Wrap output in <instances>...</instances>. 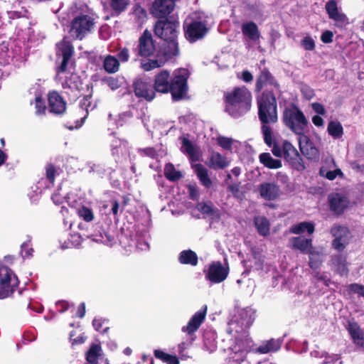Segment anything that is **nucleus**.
I'll return each instance as SVG.
<instances>
[{
	"mask_svg": "<svg viewBox=\"0 0 364 364\" xmlns=\"http://www.w3.org/2000/svg\"><path fill=\"white\" fill-rule=\"evenodd\" d=\"M112 90H115L122 86L124 82L123 77H107L102 79Z\"/></svg>",
	"mask_w": 364,
	"mask_h": 364,
	"instance_id": "nucleus-42",
	"label": "nucleus"
},
{
	"mask_svg": "<svg viewBox=\"0 0 364 364\" xmlns=\"http://www.w3.org/2000/svg\"><path fill=\"white\" fill-rule=\"evenodd\" d=\"M348 288L350 292L358 294L359 296L364 297V285L355 283L350 284Z\"/></svg>",
	"mask_w": 364,
	"mask_h": 364,
	"instance_id": "nucleus-57",
	"label": "nucleus"
},
{
	"mask_svg": "<svg viewBox=\"0 0 364 364\" xmlns=\"http://www.w3.org/2000/svg\"><path fill=\"white\" fill-rule=\"evenodd\" d=\"M80 6L70 22L69 33L75 39L82 40L91 29V16L87 6Z\"/></svg>",
	"mask_w": 364,
	"mask_h": 364,
	"instance_id": "nucleus-4",
	"label": "nucleus"
},
{
	"mask_svg": "<svg viewBox=\"0 0 364 364\" xmlns=\"http://www.w3.org/2000/svg\"><path fill=\"white\" fill-rule=\"evenodd\" d=\"M228 272V267H223L220 262H214L205 272V278L212 283H220L227 278Z\"/></svg>",
	"mask_w": 364,
	"mask_h": 364,
	"instance_id": "nucleus-15",
	"label": "nucleus"
},
{
	"mask_svg": "<svg viewBox=\"0 0 364 364\" xmlns=\"http://www.w3.org/2000/svg\"><path fill=\"white\" fill-rule=\"evenodd\" d=\"M75 53V48L71 41L68 36H65L60 41L55 45L56 62L60 58H72Z\"/></svg>",
	"mask_w": 364,
	"mask_h": 364,
	"instance_id": "nucleus-22",
	"label": "nucleus"
},
{
	"mask_svg": "<svg viewBox=\"0 0 364 364\" xmlns=\"http://www.w3.org/2000/svg\"><path fill=\"white\" fill-rule=\"evenodd\" d=\"M195 172L198 177L201 183L206 188H210L212 185V181L208 176V169L202 164H196L194 166Z\"/></svg>",
	"mask_w": 364,
	"mask_h": 364,
	"instance_id": "nucleus-33",
	"label": "nucleus"
},
{
	"mask_svg": "<svg viewBox=\"0 0 364 364\" xmlns=\"http://www.w3.org/2000/svg\"><path fill=\"white\" fill-rule=\"evenodd\" d=\"M181 150L183 153L188 154L192 161H198L199 159L197 149L188 139H183Z\"/></svg>",
	"mask_w": 364,
	"mask_h": 364,
	"instance_id": "nucleus-35",
	"label": "nucleus"
},
{
	"mask_svg": "<svg viewBox=\"0 0 364 364\" xmlns=\"http://www.w3.org/2000/svg\"><path fill=\"white\" fill-rule=\"evenodd\" d=\"M71 58H60L58 60V63H55V72L58 75L64 73L68 70V67Z\"/></svg>",
	"mask_w": 364,
	"mask_h": 364,
	"instance_id": "nucleus-46",
	"label": "nucleus"
},
{
	"mask_svg": "<svg viewBox=\"0 0 364 364\" xmlns=\"http://www.w3.org/2000/svg\"><path fill=\"white\" fill-rule=\"evenodd\" d=\"M257 105L264 141L268 146L273 148V146L278 144L269 124L278 121L277 98L272 92H265L257 97Z\"/></svg>",
	"mask_w": 364,
	"mask_h": 364,
	"instance_id": "nucleus-1",
	"label": "nucleus"
},
{
	"mask_svg": "<svg viewBox=\"0 0 364 364\" xmlns=\"http://www.w3.org/2000/svg\"><path fill=\"white\" fill-rule=\"evenodd\" d=\"M188 70L179 69L176 70L173 77L170 73L164 70L155 75L154 89L160 93L171 92L173 100H181L187 91Z\"/></svg>",
	"mask_w": 364,
	"mask_h": 364,
	"instance_id": "nucleus-2",
	"label": "nucleus"
},
{
	"mask_svg": "<svg viewBox=\"0 0 364 364\" xmlns=\"http://www.w3.org/2000/svg\"><path fill=\"white\" fill-rule=\"evenodd\" d=\"M76 335V332L73 331L70 333V341L72 343V345H80L85 343V341L87 339V336H85L84 333L79 335L77 338H74Z\"/></svg>",
	"mask_w": 364,
	"mask_h": 364,
	"instance_id": "nucleus-55",
	"label": "nucleus"
},
{
	"mask_svg": "<svg viewBox=\"0 0 364 364\" xmlns=\"http://www.w3.org/2000/svg\"><path fill=\"white\" fill-rule=\"evenodd\" d=\"M348 331L352 338L363 333L357 323L351 321L348 322Z\"/></svg>",
	"mask_w": 364,
	"mask_h": 364,
	"instance_id": "nucleus-54",
	"label": "nucleus"
},
{
	"mask_svg": "<svg viewBox=\"0 0 364 364\" xmlns=\"http://www.w3.org/2000/svg\"><path fill=\"white\" fill-rule=\"evenodd\" d=\"M175 7L173 0H155L151 9V13L156 18H164L170 14Z\"/></svg>",
	"mask_w": 364,
	"mask_h": 364,
	"instance_id": "nucleus-18",
	"label": "nucleus"
},
{
	"mask_svg": "<svg viewBox=\"0 0 364 364\" xmlns=\"http://www.w3.org/2000/svg\"><path fill=\"white\" fill-rule=\"evenodd\" d=\"M254 223L260 235L267 236L269 233L270 224L264 216H256L254 218Z\"/></svg>",
	"mask_w": 364,
	"mask_h": 364,
	"instance_id": "nucleus-31",
	"label": "nucleus"
},
{
	"mask_svg": "<svg viewBox=\"0 0 364 364\" xmlns=\"http://www.w3.org/2000/svg\"><path fill=\"white\" fill-rule=\"evenodd\" d=\"M206 311L207 306H205L203 307V310L196 312L190 319L187 326L182 328V331L183 332H186L189 335L196 332L204 321L206 315Z\"/></svg>",
	"mask_w": 364,
	"mask_h": 364,
	"instance_id": "nucleus-24",
	"label": "nucleus"
},
{
	"mask_svg": "<svg viewBox=\"0 0 364 364\" xmlns=\"http://www.w3.org/2000/svg\"><path fill=\"white\" fill-rule=\"evenodd\" d=\"M229 164L230 162L226 157L218 152L213 151L210 156L208 166L213 169H224L228 167Z\"/></svg>",
	"mask_w": 364,
	"mask_h": 364,
	"instance_id": "nucleus-27",
	"label": "nucleus"
},
{
	"mask_svg": "<svg viewBox=\"0 0 364 364\" xmlns=\"http://www.w3.org/2000/svg\"><path fill=\"white\" fill-rule=\"evenodd\" d=\"M57 170L54 164L50 163L46 165V176L48 181L54 184Z\"/></svg>",
	"mask_w": 364,
	"mask_h": 364,
	"instance_id": "nucleus-48",
	"label": "nucleus"
},
{
	"mask_svg": "<svg viewBox=\"0 0 364 364\" xmlns=\"http://www.w3.org/2000/svg\"><path fill=\"white\" fill-rule=\"evenodd\" d=\"M305 231L309 234H312L314 231V225L309 222H302L290 228V232L296 235L301 234Z\"/></svg>",
	"mask_w": 364,
	"mask_h": 364,
	"instance_id": "nucleus-36",
	"label": "nucleus"
},
{
	"mask_svg": "<svg viewBox=\"0 0 364 364\" xmlns=\"http://www.w3.org/2000/svg\"><path fill=\"white\" fill-rule=\"evenodd\" d=\"M299 144L301 152L307 159L311 160H318L319 159V151L304 133L299 135Z\"/></svg>",
	"mask_w": 364,
	"mask_h": 364,
	"instance_id": "nucleus-17",
	"label": "nucleus"
},
{
	"mask_svg": "<svg viewBox=\"0 0 364 364\" xmlns=\"http://www.w3.org/2000/svg\"><path fill=\"white\" fill-rule=\"evenodd\" d=\"M51 198L53 203L58 205L63 204L65 200V197L62 196L58 191L54 193L52 195Z\"/></svg>",
	"mask_w": 364,
	"mask_h": 364,
	"instance_id": "nucleus-62",
	"label": "nucleus"
},
{
	"mask_svg": "<svg viewBox=\"0 0 364 364\" xmlns=\"http://www.w3.org/2000/svg\"><path fill=\"white\" fill-rule=\"evenodd\" d=\"M198 209L204 214H208L212 216L218 215V210L215 208L210 203H200L198 205Z\"/></svg>",
	"mask_w": 364,
	"mask_h": 364,
	"instance_id": "nucleus-44",
	"label": "nucleus"
},
{
	"mask_svg": "<svg viewBox=\"0 0 364 364\" xmlns=\"http://www.w3.org/2000/svg\"><path fill=\"white\" fill-rule=\"evenodd\" d=\"M114 240L113 236L111 235L107 234V232H105L104 235L100 233V235H95L94 237H92V240L95 241L97 242H102L107 245H109Z\"/></svg>",
	"mask_w": 364,
	"mask_h": 364,
	"instance_id": "nucleus-52",
	"label": "nucleus"
},
{
	"mask_svg": "<svg viewBox=\"0 0 364 364\" xmlns=\"http://www.w3.org/2000/svg\"><path fill=\"white\" fill-rule=\"evenodd\" d=\"M117 59L119 62L125 63L129 60V50L127 48H123L119 49V52L117 54Z\"/></svg>",
	"mask_w": 364,
	"mask_h": 364,
	"instance_id": "nucleus-58",
	"label": "nucleus"
},
{
	"mask_svg": "<svg viewBox=\"0 0 364 364\" xmlns=\"http://www.w3.org/2000/svg\"><path fill=\"white\" fill-rule=\"evenodd\" d=\"M333 34L330 31H326L321 35V39L325 43H331L333 41Z\"/></svg>",
	"mask_w": 364,
	"mask_h": 364,
	"instance_id": "nucleus-63",
	"label": "nucleus"
},
{
	"mask_svg": "<svg viewBox=\"0 0 364 364\" xmlns=\"http://www.w3.org/2000/svg\"><path fill=\"white\" fill-rule=\"evenodd\" d=\"M19 280L15 273L9 267H0V299L11 296L18 287Z\"/></svg>",
	"mask_w": 364,
	"mask_h": 364,
	"instance_id": "nucleus-7",
	"label": "nucleus"
},
{
	"mask_svg": "<svg viewBox=\"0 0 364 364\" xmlns=\"http://www.w3.org/2000/svg\"><path fill=\"white\" fill-rule=\"evenodd\" d=\"M103 68L108 73H115L119 69V60L112 55H107L103 61Z\"/></svg>",
	"mask_w": 364,
	"mask_h": 364,
	"instance_id": "nucleus-34",
	"label": "nucleus"
},
{
	"mask_svg": "<svg viewBox=\"0 0 364 364\" xmlns=\"http://www.w3.org/2000/svg\"><path fill=\"white\" fill-rule=\"evenodd\" d=\"M264 87H266V90L263 91L261 95L265 92H271L274 94L275 98L277 97V95H281L282 92L280 90L279 84L267 69L262 70L257 77L255 90L257 92H260Z\"/></svg>",
	"mask_w": 364,
	"mask_h": 364,
	"instance_id": "nucleus-8",
	"label": "nucleus"
},
{
	"mask_svg": "<svg viewBox=\"0 0 364 364\" xmlns=\"http://www.w3.org/2000/svg\"><path fill=\"white\" fill-rule=\"evenodd\" d=\"M331 233L334 237L333 247L338 251L343 250L350 238L349 230L345 226L336 224L331 228Z\"/></svg>",
	"mask_w": 364,
	"mask_h": 364,
	"instance_id": "nucleus-12",
	"label": "nucleus"
},
{
	"mask_svg": "<svg viewBox=\"0 0 364 364\" xmlns=\"http://www.w3.org/2000/svg\"><path fill=\"white\" fill-rule=\"evenodd\" d=\"M327 131L334 139H340L343 134V128L338 121H331L328 123Z\"/></svg>",
	"mask_w": 364,
	"mask_h": 364,
	"instance_id": "nucleus-37",
	"label": "nucleus"
},
{
	"mask_svg": "<svg viewBox=\"0 0 364 364\" xmlns=\"http://www.w3.org/2000/svg\"><path fill=\"white\" fill-rule=\"evenodd\" d=\"M259 159L260 163L268 168L277 169L281 168L282 166L281 160L273 159L271 154L267 152L261 154L259 156Z\"/></svg>",
	"mask_w": 364,
	"mask_h": 364,
	"instance_id": "nucleus-29",
	"label": "nucleus"
},
{
	"mask_svg": "<svg viewBox=\"0 0 364 364\" xmlns=\"http://www.w3.org/2000/svg\"><path fill=\"white\" fill-rule=\"evenodd\" d=\"M33 249L30 247V240L23 242L21 246V254L23 258H30L33 256Z\"/></svg>",
	"mask_w": 364,
	"mask_h": 364,
	"instance_id": "nucleus-53",
	"label": "nucleus"
},
{
	"mask_svg": "<svg viewBox=\"0 0 364 364\" xmlns=\"http://www.w3.org/2000/svg\"><path fill=\"white\" fill-rule=\"evenodd\" d=\"M156 48L154 44L151 33L145 30L139 38L137 46L138 55L141 57H149L153 55Z\"/></svg>",
	"mask_w": 364,
	"mask_h": 364,
	"instance_id": "nucleus-14",
	"label": "nucleus"
},
{
	"mask_svg": "<svg viewBox=\"0 0 364 364\" xmlns=\"http://www.w3.org/2000/svg\"><path fill=\"white\" fill-rule=\"evenodd\" d=\"M183 28L186 38L190 42H195L203 38L208 32V28L204 22L199 21H185Z\"/></svg>",
	"mask_w": 364,
	"mask_h": 364,
	"instance_id": "nucleus-11",
	"label": "nucleus"
},
{
	"mask_svg": "<svg viewBox=\"0 0 364 364\" xmlns=\"http://www.w3.org/2000/svg\"><path fill=\"white\" fill-rule=\"evenodd\" d=\"M58 311L60 314L65 312L70 308V304L66 301H59L56 303Z\"/></svg>",
	"mask_w": 364,
	"mask_h": 364,
	"instance_id": "nucleus-61",
	"label": "nucleus"
},
{
	"mask_svg": "<svg viewBox=\"0 0 364 364\" xmlns=\"http://www.w3.org/2000/svg\"><path fill=\"white\" fill-rule=\"evenodd\" d=\"M178 261L183 264L196 266L198 264V256L191 250H183L178 256Z\"/></svg>",
	"mask_w": 364,
	"mask_h": 364,
	"instance_id": "nucleus-32",
	"label": "nucleus"
},
{
	"mask_svg": "<svg viewBox=\"0 0 364 364\" xmlns=\"http://www.w3.org/2000/svg\"><path fill=\"white\" fill-rule=\"evenodd\" d=\"M79 232L77 233L78 237L81 239L82 241L90 239L91 237V233L87 227L86 223H80L78 225Z\"/></svg>",
	"mask_w": 364,
	"mask_h": 364,
	"instance_id": "nucleus-51",
	"label": "nucleus"
},
{
	"mask_svg": "<svg viewBox=\"0 0 364 364\" xmlns=\"http://www.w3.org/2000/svg\"><path fill=\"white\" fill-rule=\"evenodd\" d=\"M290 247L293 250H298L304 254L312 252V240L302 236L293 237L289 240Z\"/></svg>",
	"mask_w": 364,
	"mask_h": 364,
	"instance_id": "nucleus-25",
	"label": "nucleus"
},
{
	"mask_svg": "<svg viewBox=\"0 0 364 364\" xmlns=\"http://www.w3.org/2000/svg\"><path fill=\"white\" fill-rule=\"evenodd\" d=\"M329 203L331 210L339 215L348 207L349 201L346 196L336 193L329 197Z\"/></svg>",
	"mask_w": 364,
	"mask_h": 364,
	"instance_id": "nucleus-26",
	"label": "nucleus"
},
{
	"mask_svg": "<svg viewBox=\"0 0 364 364\" xmlns=\"http://www.w3.org/2000/svg\"><path fill=\"white\" fill-rule=\"evenodd\" d=\"M281 347V343L279 340L270 339L265 342H263L257 348V352L265 354L270 352H274L278 350Z\"/></svg>",
	"mask_w": 364,
	"mask_h": 364,
	"instance_id": "nucleus-30",
	"label": "nucleus"
},
{
	"mask_svg": "<svg viewBox=\"0 0 364 364\" xmlns=\"http://www.w3.org/2000/svg\"><path fill=\"white\" fill-rule=\"evenodd\" d=\"M325 9L329 18L333 20L337 26L343 27L348 23V17L339 11L336 0H328L325 5Z\"/></svg>",
	"mask_w": 364,
	"mask_h": 364,
	"instance_id": "nucleus-16",
	"label": "nucleus"
},
{
	"mask_svg": "<svg viewBox=\"0 0 364 364\" xmlns=\"http://www.w3.org/2000/svg\"><path fill=\"white\" fill-rule=\"evenodd\" d=\"M252 98L251 92L245 86L235 87L225 94V110L234 118L240 117L250 110Z\"/></svg>",
	"mask_w": 364,
	"mask_h": 364,
	"instance_id": "nucleus-3",
	"label": "nucleus"
},
{
	"mask_svg": "<svg viewBox=\"0 0 364 364\" xmlns=\"http://www.w3.org/2000/svg\"><path fill=\"white\" fill-rule=\"evenodd\" d=\"M105 327L102 330V333H105L108 331L109 328V326L107 325V321L105 320H102V318H95V320L92 322V326H94L96 331H100V328L102 327L103 325H105Z\"/></svg>",
	"mask_w": 364,
	"mask_h": 364,
	"instance_id": "nucleus-56",
	"label": "nucleus"
},
{
	"mask_svg": "<svg viewBox=\"0 0 364 364\" xmlns=\"http://www.w3.org/2000/svg\"><path fill=\"white\" fill-rule=\"evenodd\" d=\"M241 29L242 34L251 41H256L260 38L259 28L255 22L250 21L242 23Z\"/></svg>",
	"mask_w": 364,
	"mask_h": 364,
	"instance_id": "nucleus-28",
	"label": "nucleus"
},
{
	"mask_svg": "<svg viewBox=\"0 0 364 364\" xmlns=\"http://www.w3.org/2000/svg\"><path fill=\"white\" fill-rule=\"evenodd\" d=\"M49 112L55 115L63 114L67 109V102L56 90H50L47 95Z\"/></svg>",
	"mask_w": 364,
	"mask_h": 364,
	"instance_id": "nucleus-13",
	"label": "nucleus"
},
{
	"mask_svg": "<svg viewBox=\"0 0 364 364\" xmlns=\"http://www.w3.org/2000/svg\"><path fill=\"white\" fill-rule=\"evenodd\" d=\"M255 317V311L251 308L242 309L239 313V318L228 323L227 332L232 334L234 331L239 333L243 329L250 328L254 322Z\"/></svg>",
	"mask_w": 364,
	"mask_h": 364,
	"instance_id": "nucleus-10",
	"label": "nucleus"
},
{
	"mask_svg": "<svg viewBox=\"0 0 364 364\" xmlns=\"http://www.w3.org/2000/svg\"><path fill=\"white\" fill-rule=\"evenodd\" d=\"M301 93H302L303 96L306 100H311V99H312L314 97V90L312 88H311L308 85L302 86L301 89Z\"/></svg>",
	"mask_w": 364,
	"mask_h": 364,
	"instance_id": "nucleus-60",
	"label": "nucleus"
},
{
	"mask_svg": "<svg viewBox=\"0 0 364 364\" xmlns=\"http://www.w3.org/2000/svg\"><path fill=\"white\" fill-rule=\"evenodd\" d=\"M164 175L167 179L171 181H176L182 178L180 171H176L172 164H167L164 168Z\"/></svg>",
	"mask_w": 364,
	"mask_h": 364,
	"instance_id": "nucleus-39",
	"label": "nucleus"
},
{
	"mask_svg": "<svg viewBox=\"0 0 364 364\" xmlns=\"http://www.w3.org/2000/svg\"><path fill=\"white\" fill-rule=\"evenodd\" d=\"M272 152L277 157L284 156V159L297 170H303L305 168L299 153L296 149L287 141H284L282 146L279 144L273 146Z\"/></svg>",
	"mask_w": 364,
	"mask_h": 364,
	"instance_id": "nucleus-6",
	"label": "nucleus"
},
{
	"mask_svg": "<svg viewBox=\"0 0 364 364\" xmlns=\"http://www.w3.org/2000/svg\"><path fill=\"white\" fill-rule=\"evenodd\" d=\"M132 14L139 25L143 23L146 19V11L139 5H136L133 7Z\"/></svg>",
	"mask_w": 364,
	"mask_h": 364,
	"instance_id": "nucleus-41",
	"label": "nucleus"
},
{
	"mask_svg": "<svg viewBox=\"0 0 364 364\" xmlns=\"http://www.w3.org/2000/svg\"><path fill=\"white\" fill-rule=\"evenodd\" d=\"M92 364H109L105 358L101 346L99 344H92Z\"/></svg>",
	"mask_w": 364,
	"mask_h": 364,
	"instance_id": "nucleus-38",
	"label": "nucleus"
},
{
	"mask_svg": "<svg viewBox=\"0 0 364 364\" xmlns=\"http://www.w3.org/2000/svg\"><path fill=\"white\" fill-rule=\"evenodd\" d=\"M179 23L176 21L160 20L154 26V33L164 41H176Z\"/></svg>",
	"mask_w": 364,
	"mask_h": 364,
	"instance_id": "nucleus-9",
	"label": "nucleus"
},
{
	"mask_svg": "<svg viewBox=\"0 0 364 364\" xmlns=\"http://www.w3.org/2000/svg\"><path fill=\"white\" fill-rule=\"evenodd\" d=\"M179 54L178 45L176 41H164L156 53V58H161L166 63Z\"/></svg>",
	"mask_w": 364,
	"mask_h": 364,
	"instance_id": "nucleus-19",
	"label": "nucleus"
},
{
	"mask_svg": "<svg viewBox=\"0 0 364 364\" xmlns=\"http://www.w3.org/2000/svg\"><path fill=\"white\" fill-rule=\"evenodd\" d=\"M320 176L326 178L330 181L334 180L338 176L343 177L341 170L337 168V165L333 158L326 159L319 170Z\"/></svg>",
	"mask_w": 364,
	"mask_h": 364,
	"instance_id": "nucleus-21",
	"label": "nucleus"
},
{
	"mask_svg": "<svg viewBox=\"0 0 364 364\" xmlns=\"http://www.w3.org/2000/svg\"><path fill=\"white\" fill-rule=\"evenodd\" d=\"M301 46L306 50H313L315 48V43L311 37L306 36L301 41Z\"/></svg>",
	"mask_w": 364,
	"mask_h": 364,
	"instance_id": "nucleus-59",
	"label": "nucleus"
},
{
	"mask_svg": "<svg viewBox=\"0 0 364 364\" xmlns=\"http://www.w3.org/2000/svg\"><path fill=\"white\" fill-rule=\"evenodd\" d=\"M165 64L164 60L157 58L156 60H150L142 64V68L146 71H149L156 68L163 66Z\"/></svg>",
	"mask_w": 364,
	"mask_h": 364,
	"instance_id": "nucleus-45",
	"label": "nucleus"
},
{
	"mask_svg": "<svg viewBox=\"0 0 364 364\" xmlns=\"http://www.w3.org/2000/svg\"><path fill=\"white\" fill-rule=\"evenodd\" d=\"M259 196L267 200H274L280 194V188L275 183L264 182L258 186Z\"/></svg>",
	"mask_w": 364,
	"mask_h": 364,
	"instance_id": "nucleus-23",
	"label": "nucleus"
},
{
	"mask_svg": "<svg viewBox=\"0 0 364 364\" xmlns=\"http://www.w3.org/2000/svg\"><path fill=\"white\" fill-rule=\"evenodd\" d=\"M103 4H105L104 0H100ZM129 3V0H109L111 8L117 13L124 11Z\"/></svg>",
	"mask_w": 364,
	"mask_h": 364,
	"instance_id": "nucleus-43",
	"label": "nucleus"
},
{
	"mask_svg": "<svg viewBox=\"0 0 364 364\" xmlns=\"http://www.w3.org/2000/svg\"><path fill=\"white\" fill-rule=\"evenodd\" d=\"M35 108L37 114L41 115L46 114L47 107L45 101L40 95L36 96L35 98Z\"/></svg>",
	"mask_w": 364,
	"mask_h": 364,
	"instance_id": "nucleus-47",
	"label": "nucleus"
},
{
	"mask_svg": "<svg viewBox=\"0 0 364 364\" xmlns=\"http://www.w3.org/2000/svg\"><path fill=\"white\" fill-rule=\"evenodd\" d=\"M135 95L147 101H151L156 96L154 89L149 83L141 79L136 80L134 82Z\"/></svg>",
	"mask_w": 364,
	"mask_h": 364,
	"instance_id": "nucleus-20",
	"label": "nucleus"
},
{
	"mask_svg": "<svg viewBox=\"0 0 364 364\" xmlns=\"http://www.w3.org/2000/svg\"><path fill=\"white\" fill-rule=\"evenodd\" d=\"M218 144L224 150L230 151L232 152V146L237 141L232 138L226 137L223 136H219L217 137Z\"/></svg>",
	"mask_w": 364,
	"mask_h": 364,
	"instance_id": "nucleus-40",
	"label": "nucleus"
},
{
	"mask_svg": "<svg viewBox=\"0 0 364 364\" xmlns=\"http://www.w3.org/2000/svg\"><path fill=\"white\" fill-rule=\"evenodd\" d=\"M77 213L80 218H82L86 223L91 221V209L85 205H82L77 210Z\"/></svg>",
	"mask_w": 364,
	"mask_h": 364,
	"instance_id": "nucleus-50",
	"label": "nucleus"
},
{
	"mask_svg": "<svg viewBox=\"0 0 364 364\" xmlns=\"http://www.w3.org/2000/svg\"><path fill=\"white\" fill-rule=\"evenodd\" d=\"M354 341V343L360 346V347H364V333H360L359 336H357L352 338Z\"/></svg>",
	"mask_w": 364,
	"mask_h": 364,
	"instance_id": "nucleus-64",
	"label": "nucleus"
},
{
	"mask_svg": "<svg viewBox=\"0 0 364 364\" xmlns=\"http://www.w3.org/2000/svg\"><path fill=\"white\" fill-rule=\"evenodd\" d=\"M282 119L284 124L297 135L304 133L308 120L303 112L295 105L284 108Z\"/></svg>",
	"mask_w": 364,
	"mask_h": 364,
	"instance_id": "nucleus-5",
	"label": "nucleus"
},
{
	"mask_svg": "<svg viewBox=\"0 0 364 364\" xmlns=\"http://www.w3.org/2000/svg\"><path fill=\"white\" fill-rule=\"evenodd\" d=\"M309 266L311 267V268H312V269L318 268L321 263L320 255L314 250H313L312 252L309 253Z\"/></svg>",
	"mask_w": 364,
	"mask_h": 364,
	"instance_id": "nucleus-49",
	"label": "nucleus"
}]
</instances>
